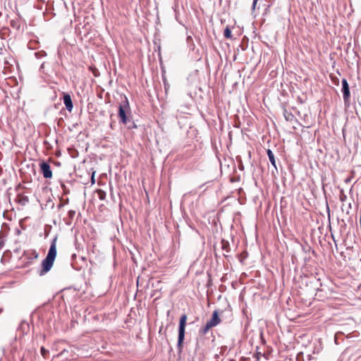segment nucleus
<instances>
[{
	"instance_id": "nucleus-12",
	"label": "nucleus",
	"mask_w": 361,
	"mask_h": 361,
	"mask_svg": "<svg viewBox=\"0 0 361 361\" xmlns=\"http://www.w3.org/2000/svg\"><path fill=\"white\" fill-rule=\"evenodd\" d=\"M212 328L213 327L207 322L206 324L200 329V334L201 335H206Z\"/></svg>"
},
{
	"instance_id": "nucleus-3",
	"label": "nucleus",
	"mask_w": 361,
	"mask_h": 361,
	"mask_svg": "<svg viewBox=\"0 0 361 361\" xmlns=\"http://www.w3.org/2000/svg\"><path fill=\"white\" fill-rule=\"evenodd\" d=\"M54 259L48 257H46L42 262V269L39 271V275L42 276L47 273L52 267Z\"/></svg>"
},
{
	"instance_id": "nucleus-8",
	"label": "nucleus",
	"mask_w": 361,
	"mask_h": 361,
	"mask_svg": "<svg viewBox=\"0 0 361 361\" xmlns=\"http://www.w3.org/2000/svg\"><path fill=\"white\" fill-rule=\"evenodd\" d=\"M63 103L66 106V109L71 112L73 110V105L71 99V97L68 94H66L63 96Z\"/></svg>"
},
{
	"instance_id": "nucleus-19",
	"label": "nucleus",
	"mask_w": 361,
	"mask_h": 361,
	"mask_svg": "<svg viewBox=\"0 0 361 361\" xmlns=\"http://www.w3.org/2000/svg\"><path fill=\"white\" fill-rule=\"evenodd\" d=\"M66 350H63V351H61L59 354V355H63V353H65Z\"/></svg>"
},
{
	"instance_id": "nucleus-14",
	"label": "nucleus",
	"mask_w": 361,
	"mask_h": 361,
	"mask_svg": "<svg viewBox=\"0 0 361 361\" xmlns=\"http://www.w3.org/2000/svg\"><path fill=\"white\" fill-rule=\"evenodd\" d=\"M224 35L227 39H231L232 37L231 30L228 27H226L224 31Z\"/></svg>"
},
{
	"instance_id": "nucleus-10",
	"label": "nucleus",
	"mask_w": 361,
	"mask_h": 361,
	"mask_svg": "<svg viewBox=\"0 0 361 361\" xmlns=\"http://www.w3.org/2000/svg\"><path fill=\"white\" fill-rule=\"evenodd\" d=\"M283 114L286 121L291 122L295 119V116L292 112L286 108L283 109Z\"/></svg>"
},
{
	"instance_id": "nucleus-18",
	"label": "nucleus",
	"mask_w": 361,
	"mask_h": 361,
	"mask_svg": "<svg viewBox=\"0 0 361 361\" xmlns=\"http://www.w3.org/2000/svg\"><path fill=\"white\" fill-rule=\"evenodd\" d=\"M331 238H332V240H334V243L336 245V240L335 239V237L332 233H331Z\"/></svg>"
},
{
	"instance_id": "nucleus-23",
	"label": "nucleus",
	"mask_w": 361,
	"mask_h": 361,
	"mask_svg": "<svg viewBox=\"0 0 361 361\" xmlns=\"http://www.w3.org/2000/svg\"><path fill=\"white\" fill-rule=\"evenodd\" d=\"M133 128H136V125L133 124Z\"/></svg>"
},
{
	"instance_id": "nucleus-20",
	"label": "nucleus",
	"mask_w": 361,
	"mask_h": 361,
	"mask_svg": "<svg viewBox=\"0 0 361 361\" xmlns=\"http://www.w3.org/2000/svg\"><path fill=\"white\" fill-rule=\"evenodd\" d=\"M4 311V309L2 307H0V314H1Z\"/></svg>"
},
{
	"instance_id": "nucleus-17",
	"label": "nucleus",
	"mask_w": 361,
	"mask_h": 361,
	"mask_svg": "<svg viewBox=\"0 0 361 361\" xmlns=\"http://www.w3.org/2000/svg\"><path fill=\"white\" fill-rule=\"evenodd\" d=\"M258 0H253L252 8L255 9Z\"/></svg>"
},
{
	"instance_id": "nucleus-7",
	"label": "nucleus",
	"mask_w": 361,
	"mask_h": 361,
	"mask_svg": "<svg viewBox=\"0 0 361 361\" xmlns=\"http://www.w3.org/2000/svg\"><path fill=\"white\" fill-rule=\"evenodd\" d=\"M221 320L219 317V313L217 310H215L212 313V318L207 321V323L211 325L212 327L216 326L218 324L221 323Z\"/></svg>"
},
{
	"instance_id": "nucleus-9",
	"label": "nucleus",
	"mask_w": 361,
	"mask_h": 361,
	"mask_svg": "<svg viewBox=\"0 0 361 361\" xmlns=\"http://www.w3.org/2000/svg\"><path fill=\"white\" fill-rule=\"evenodd\" d=\"M16 202L22 206L26 205L29 202L27 196L23 194H18L16 199Z\"/></svg>"
},
{
	"instance_id": "nucleus-11",
	"label": "nucleus",
	"mask_w": 361,
	"mask_h": 361,
	"mask_svg": "<svg viewBox=\"0 0 361 361\" xmlns=\"http://www.w3.org/2000/svg\"><path fill=\"white\" fill-rule=\"evenodd\" d=\"M267 153L271 165L277 170L276 159L274 153L270 149H268L267 150Z\"/></svg>"
},
{
	"instance_id": "nucleus-4",
	"label": "nucleus",
	"mask_w": 361,
	"mask_h": 361,
	"mask_svg": "<svg viewBox=\"0 0 361 361\" xmlns=\"http://www.w3.org/2000/svg\"><path fill=\"white\" fill-rule=\"evenodd\" d=\"M39 167L43 176L45 178H51L52 177V171L51 170L50 165L48 163L42 161L39 164Z\"/></svg>"
},
{
	"instance_id": "nucleus-6",
	"label": "nucleus",
	"mask_w": 361,
	"mask_h": 361,
	"mask_svg": "<svg viewBox=\"0 0 361 361\" xmlns=\"http://www.w3.org/2000/svg\"><path fill=\"white\" fill-rule=\"evenodd\" d=\"M56 240H57V237H55L52 240L51 246L49 247L48 254L47 255V257L52 258L54 259H55L56 256Z\"/></svg>"
},
{
	"instance_id": "nucleus-1",
	"label": "nucleus",
	"mask_w": 361,
	"mask_h": 361,
	"mask_svg": "<svg viewBox=\"0 0 361 361\" xmlns=\"http://www.w3.org/2000/svg\"><path fill=\"white\" fill-rule=\"evenodd\" d=\"M118 116L120 118V122L123 124H127L130 121L131 111L128 99L126 96H124L123 100L119 104Z\"/></svg>"
},
{
	"instance_id": "nucleus-13",
	"label": "nucleus",
	"mask_w": 361,
	"mask_h": 361,
	"mask_svg": "<svg viewBox=\"0 0 361 361\" xmlns=\"http://www.w3.org/2000/svg\"><path fill=\"white\" fill-rule=\"evenodd\" d=\"M221 248L225 250L226 252H229V243L226 240H222L221 241Z\"/></svg>"
},
{
	"instance_id": "nucleus-2",
	"label": "nucleus",
	"mask_w": 361,
	"mask_h": 361,
	"mask_svg": "<svg viewBox=\"0 0 361 361\" xmlns=\"http://www.w3.org/2000/svg\"><path fill=\"white\" fill-rule=\"evenodd\" d=\"M187 321V315L183 314L181 315L178 326V348L180 350L182 348L183 342L185 338V324Z\"/></svg>"
},
{
	"instance_id": "nucleus-22",
	"label": "nucleus",
	"mask_w": 361,
	"mask_h": 361,
	"mask_svg": "<svg viewBox=\"0 0 361 361\" xmlns=\"http://www.w3.org/2000/svg\"><path fill=\"white\" fill-rule=\"evenodd\" d=\"M94 173H93L92 176V179L93 181H94Z\"/></svg>"
},
{
	"instance_id": "nucleus-15",
	"label": "nucleus",
	"mask_w": 361,
	"mask_h": 361,
	"mask_svg": "<svg viewBox=\"0 0 361 361\" xmlns=\"http://www.w3.org/2000/svg\"><path fill=\"white\" fill-rule=\"evenodd\" d=\"M35 55L36 58L40 59L47 55L46 52L44 51H39L35 53Z\"/></svg>"
},
{
	"instance_id": "nucleus-16",
	"label": "nucleus",
	"mask_w": 361,
	"mask_h": 361,
	"mask_svg": "<svg viewBox=\"0 0 361 361\" xmlns=\"http://www.w3.org/2000/svg\"><path fill=\"white\" fill-rule=\"evenodd\" d=\"M40 352H41V354L42 355L46 358L47 357V355L49 353V350H47L44 347H42L41 349H40Z\"/></svg>"
},
{
	"instance_id": "nucleus-21",
	"label": "nucleus",
	"mask_w": 361,
	"mask_h": 361,
	"mask_svg": "<svg viewBox=\"0 0 361 361\" xmlns=\"http://www.w3.org/2000/svg\"><path fill=\"white\" fill-rule=\"evenodd\" d=\"M34 255H35V258H36L37 257V255L36 254L35 251H34Z\"/></svg>"
},
{
	"instance_id": "nucleus-5",
	"label": "nucleus",
	"mask_w": 361,
	"mask_h": 361,
	"mask_svg": "<svg viewBox=\"0 0 361 361\" xmlns=\"http://www.w3.org/2000/svg\"><path fill=\"white\" fill-rule=\"evenodd\" d=\"M342 92L344 102H348L350 99V89L348 81L345 78L342 79Z\"/></svg>"
}]
</instances>
